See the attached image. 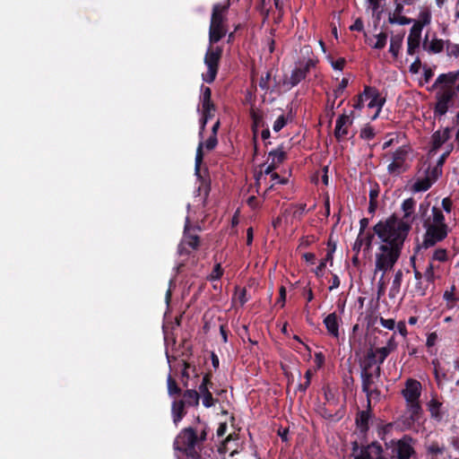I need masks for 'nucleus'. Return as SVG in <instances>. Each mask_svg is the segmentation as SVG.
Wrapping results in <instances>:
<instances>
[{"label": "nucleus", "mask_w": 459, "mask_h": 459, "mask_svg": "<svg viewBox=\"0 0 459 459\" xmlns=\"http://www.w3.org/2000/svg\"><path fill=\"white\" fill-rule=\"evenodd\" d=\"M396 219L380 220L374 227V232L382 243L380 253L376 255V272L382 271L385 274L391 270L398 261L404 241L410 233L407 224L400 222L395 225Z\"/></svg>", "instance_id": "obj_1"}, {"label": "nucleus", "mask_w": 459, "mask_h": 459, "mask_svg": "<svg viewBox=\"0 0 459 459\" xmlns=\"http://www.w3.org/2000/svg\"><path fill=\"white\" fill-rule=\"evenodd\" d=\"M385 447L374 441L368 445L359 446L358 441L351 442V455L354 459H411L416 455L415 439L409 435L401 438L386 440L384 437Z\"/></svg>", "instance_id": "obj_2"}, {"label": "nucleus", "mask_w": 459, "mask_h": 459, "mask_svg": "<svg viewBox=\"0 0 459 459\" xmlns=\"http://www.w3.org/2000/svg\"><path fill=\"white\" fill-rule=\"evenodd\" d=\"M210 427L200 420L195 426L182 429L174 440V449L181 452L188 459H206L209 455L203 452L204 443L208 438Z\"/></svg>", "instance_id": "obj_3"}, {"label": "nucleus", "mask_w": 459, "mask_h": 459, "mask_svg": "<svg viewBox=\"0 0 459 459\" xmlns=\"http://www.w3.org/2000/svg\"><path fill=\"white\" fill-rule=\"evenodd\" d=\"M423 421L424 411L420 402L406 403L403 413L394 422L385 424L382 430L385 435L391 432L394 427L401 430H408Z\"/></svg>", "instance_id": "obj_4"}, {"label": "nucleus", "mask_w": 459, "mask_h": 459, "mask_svg": "<svg viewBox=\"0 0 459 459\" xmlns=\"http://www.w3.org/2000/svg\"><path fill=\"white\" fill-rule=\"evenodd\" d=\"M226 11V6L220 4H215L212 6L211 16V22L209 28V43L213 45L224 38L228 32L225 25V16L223 13Z\"/></svg>", "instance_id": "obj_5"}, {"label": "nucleus", "mask_w": 459, "mask_h": 459, "mask_svg": "<svg viewBox=\"0 0 459 459\" xmlns=\"http://www.w3.org/2000/svg\"><path fill=\"white\" fill-rule=\"evenodd\" d=\"M222 56V48L209 45L204 58L207 72L202 74L203 80L207 83H212L218 74L220 62Z\"/></svg>", "instance_id": "obj_6"}, {"label": "nucleus", "mask_w": 459, "mask_h": 459, "mask_svg": "<svg viewBox=\"0 0 459 459\" xmlns=\"http://www.w3.org/2000/svg\"><path fill=\"white\" fill-rule=\"evenodd\" d=\"M455 97V91L454 88L440 87L439 91L436 93L437 102L434 107L435 117H441L447 113Z\"/></svg>", "instance_id": "obj_7"}, {"label": "nucleus", "mask_w": 459, "mask_h": 459, "mask_svg": "<svg viewBox=\"0 0 459 459\" xmlns=\"http://www.w3.org/2000/svg\"><path fill=\"white\" fill-rule=\"evenodd\" d=\"M410 152L407 145L400 146L392 153L393 161L387 166V171L390 175H400L407 170L405 161Z\"/></svg>", "instance_id": "obj_8"}, {"label": "nucleus", "mask_w": 459, "mask_h": 459, "mask_svg": "<svg viewBox=\"0 0 459 459\" xmlns=\"http://www.w3.org/2000/svg\"><path fill=\"white\" fill-rule=\"evenodd\" d=\"M424 227L427 228L424 239L423 247L425 248L435 246L437 242L442 241L447 236V226H435L431 225L429 221L424 222Z\"/></svg>", "instance_id": "obj_9"}, {"label": "nucleus", "mask_w": 459, "mask_h": 459, "mask_svg": "<svg viewBox=\"0 0 459 459\" xmlns=\"http://www.w3.org/2000/svg\"><path fill=\"white\" fill-rule=\"evenodd\" d=\"M415 206H416V201L412 198H407L405 199L401 205V208L403 212V218H399L395 213H393L386 219H391L392 217H394L396 219V224L399 225L400 222H403L407 224L410 228V230H411V223L415 220L416 216H414L415 212Z\"/></svg>", "instance_id": "obj_10"}, {"label": "nucleus", "mask_w": 459, "mask_h": 459, "mask_svg": "<svg viewBox=\"0 0 459 459\" xmlns=\"http://www.w3.org/2000/svg\"><path fill=\"white\" fill-rule=\"evenodd\" d=\"M421 394V384L416 379L409 378L405 383V387L402 391V395L406 403L420 402Z\"/></svg>", "instance_id": "obj_11"}, {"label": "nucleus", "mask_w": 459, "mask_h": 459, "mask_svg": "<svg viewBox=\"0 0 459 459\" xmlns=\"http://www.w3.org/2000/svg\"><path fill=\"white\" fill-rule=\"evenodd\" d=\"M217 144H218V139H217V136H215V135H210L209 138L205 141V143H203V142L199 143L197 149H196L195 164V174L198 177H201L200 176V167H201V164L203 163L204 156V153L203 151L204 147H205V149L207 151H212L213 149H215Z\"/></svg>", "instance_id": "obj_12"}, {"label": "nucleus", "mask_w": 459, "mask_h": 459, "mask_svg": "<svg viewBox=\"0 0 459 459\" xmlns=\"http://www.w3.org/2000/svg\"><path fill=\"white\" fill-rule=\"evenodd\" d=\"M199 246V236L186 232V230H185L183 238L178 246V254L180 255H189L190 251L186 247H189L192 250H196L198 249Z\"/></svg>", "instance_id": "obj_13"}, {"label": "nucleus", "mask_w": 459, "mask_h": 459, "mask_svg": "<svg viewBox=\"0 0 459 459\" xmlns=\"http://www.w3.org/2000/svg\"><path fill=\"white\" fill-rule=\"evenodd\" d=\"M421 26L420 24H413L410 30V34L407 39V54L412 56L420 48L421 39Z\"/></svg>", "instance_id": "obj_14"}, {"label": "nucleus", "mask_w": 459, "mask_h": 459, "mask_svg": "<svg viewBox=\"0 0 459 459\" xmlns=\"http://www.w3.org/2000/svg\"><path fill=\"white\" fill-rule=\"evenodd\" d=\"M353 123L350 116L342 114L338 117L334 128V137L338 142H341L348 134V128Z\"/></svg>", "instance_id": "obj_15"}, {"label": "nucleus", "mask_w": 459, "mask_h": 459, "mask_svg": "<svg viewBox=\"0 0 459 459\" xmlns=\"http://www.w3.org/2000/svg\"><path fill=\"white\" fill-rule=\"evenodd\" d=\"M368 92H372L374 97L370 99V101L368 104V107L369 108L377 107V110L376 114L372 117V119L374 120V119H376L378 117V115H379V113H380V111H381V109H382V108H383V106H384V104L385 102V99L380 97L379 92H378V91L376 88L370 87V86H365L364 91H363V94L367 95Z\"/></svg>", "instance_id": "obj_16"}, {"label": "nucleus", "mask_w": 459, "mask_h": 459, "mask_svg": "<svg viewBox=\"0 0 459 459\" xmlns=\"http://www.w3.org/2000/svg\"><path fill=\"white\" fill-rule=\"evenodd\" d=\"M375 235H376V233L374 231L373 232L368 231L366 234L359 233V235L353 244L352 250L357 255H359L361 247L364 246L365 247L364 250L369 251L371 249L372 241L374 239Z\"/></svg>", "instance_id": "obj_17"}, {"label": "nucleus", "mask_w": 459, "mask_h": 459, "mask_svg": "<svg viewBox=\"0 0 459 459\" xmlns=\"http://www.w3.org/2000/svg\"><path fill=\"white\" fill-rule=\"evenodd\" d=\"M458 76L459 72H449L447 74H441L437 76V78L436 79L435 82L433 83L429 90L431 91L437 89L438 86L453 88V86L455 84L458 79Z\"/></svg>", "instance_id": "obj_18"}, {"label": "nucleus", "mask_w": 459, "mask_h": 459, "mask_svg": "<svg viewBox=\"0 0 459 459\" xmlns=\"http://www.w3.org/2000/svg\"><path fill=\"white\" fill-rule=\"evenodd\" d=\"M397 348V342L394 339V333L389 338L385 347L374 350L377 358V364L382 365L388 355L394 351Z\"/></svg>", "instance_id": "obj_19"}, {"label": "nucleus", "mask_w": 459, "mask_h": 459, "mask_svg": "<svg viewBox=\"0 0 459 459\" xmlns=\"http://www.w3.org/2000/svg\"><path fill=\"white\" fill-rule=\"evenodd\" d=\"M250 117L252 119V131L254 133V141H255V154L257 153V145H256V134L259 126H264V114L261 110H256L254 108H251L249 112Z\"/></svg>", "instance_id": "obj_20"}, {"label": "nucleus", "mask_w": 459, "mask_h": 459, "mask_svg": "<svg viewBox=\"0 0 459 459\" xmlns=\"http://www.w3.org/2000/svg\"><path fill=\"white\" fill-rule=\"evenodd\" d=\"M318 63V58L315 56H308L307 58H299L296 63L295 65L301 69V72H303L305 77L307 78V75L312 71L316 68V65Z\"/></svg>", "instance_id": "obj_21"}, {"label": "nucleus", "mask_w": 459, "mask_h": 459, "mask_svg": "<svg viewBox=\"0 0 459 459\" xmlns=\"http://www.w3.org/2000/svg\"><path fill=\"white\" fill-rule=\"evenodd\" d=\"M182 394L180 399L187 407H198L200 394L195 388H186Z\"/></svg>", "instance_id": "obj_22"}, {"label": "nucleus", "mask_w": 459, "mask_h": 459, "mask_svg": "<svg viewBox=\"0 0 459 459\" xmlns=\"http://www.w3.org/2000/svg\"><path fill=\"white\" fill-rule=\"evenodd\" d=\"M371 418V408L368 407L366 411H359L357 414L355 422L360 432L367 433L369 429V420Z\"/></svg>", "instance_id": "obj_23"}, {"label": "nucleus", "mask_w": 459, "mask_h": 459, "mask_svg": "<svg viewBox=\"0 0 459 459\" xmlns=\"http://www.w3.org/2000/svg\"><path fill=\"white\" fill-rule=\"evenodd\" d=\"M425 450L428 456L438 459V456H442L446 452V447L437 441H430L425 445Z\"/></svg>", "instance_id": "obj_24"}, {"label": "nucleus", "mask_w": 459, "mask_h": 459, "mask_svg": "<svg viewBox=\"0 0 459 459\" xmlns=\"http://www.w3.org/2000/svg\"><path fill=\"white\" fill-rule=\"evenodd\" d=\"M324 324L330 335L339 337V321L335 312L329 314L325 319Z\"/></svg>", "instance_id": "obj_25"}, {"label": "nucleus", "mask_w": 459, "mask_h": 459, "mask_svg": "<svg viewBox=\"0 0 459 459\" xmlns=\"http://www.w3.org/2000/svg\"><path fill=\"white\" fill-rule=\"evenodd\" d=\"M186 407H187L180 399L173 401L171 404V413L173 421L178 424L186 414Z\"/></svg>", "instance_id": "obj_26"}, {"label": "nucleus", "mask_w": 459, "mask_h": 459, "mask_svg": "<svg viewBox=\"0 0 459 459\" xmlns=\"http://www.w3.org/2000/svg\"><path fill=\"white\" fill-rule=\"evenodd\" d=\"M450 131L451 129L446 127L443 132L438 130L432 134V149L434 151L438 150L450 138Z\"/></svg>", "instance_id": "obj_27"}, {"label": "nucleus", "mask_w": 459, "mask_h": 459, "mask_svg": "<svg viewBox=\"0 0 459 459\" xmlns=\"http://www.w3.org/2000/svg\"><path fill=\"white\" fill-rule=\"evenodd\" d=\"M201 91L200 101L202 109L208 111L209 108H215V105L212 100V90L209 87L202 85Z\"/></svg>", "instance_id": "obj_28"}, {"label": "nucleus", "mask_w": 459, "mask_h": 459, "mask_svg": "<svg viewBox=\"0 0 459 459\" xmlns=\"http://www.w3.org/2000/svg\"><path fill=\"white\" fill-rule=\"evenodd\" d=\"M306 77L301 72V69H299L296 65L291 71L290 78L284 80L283 84H286L289 86V88H293L297 86L299 82H301L303 80H305Z\"/></svg>", "instance_id": "obj_29"}, {"label": "nucleus", "mask_w": 459, "mask_h": 459, "mask_svg": "<svg viewBox=\"0 0 459 459\" xmlns=\"http://www.w3.org/2000/svg\"><path fill=\"white\" fill-rule=\"evenodd\" d=\"M442 403L436 398H432L428 403V410L432 419L440 421L443 419V413L441 412Z\"/></svg>", "instance_id": "obj_30"}, {"label": "nucleus", "mask_w": 459, "mask_h": 459, "mask_svg": "<svg viewBox=\"0 0 459 459\" xmlns=\"http://www.w3.org/2000/svg\"><path fill=\"white\" fill-rule=\"evenodd\" d=\"M345 413V407L344 405L342 406L341 409L336 411L335 413H332L325 405L320 408V414L323 418L330 420H340L342 419Z\"/></svg>", "instance_id": "obj_31"}, {"label": "nucleus", "mask_w": 459, "mask_h": 459, "mask_svg": "<svg viewBox=\"0 0 459 459\" xmlns=\"http://www.w3.org/2000/svg\"><path fill=\"white\" fill-rule=\"evenodd\" d=\"M377 363V358L376 355V351H374V349L370 348L365 357L364 359L360 363L361 369L364 370H370L372 367Z\"/></svg>", "instance_id": "obj_32"}, {"label": "nucleus", "mask_w": 459, "mask_h": 459, "mask_svg": "<svg viewBox=\"0 0 459 459\" xmlns=\"http://www.w3.org/2000/svg\"><path fill=\"white\" fill-rule=\"evenodd\" d=\"M433 185V180L429 176H426L424 178L418 179L411 186V191L414 193L428 191Z\"/></svg>", "instance_id": "obj_33"}, {"label": "nucleus", "mask_w": 459, "mask_h": 459, "mask_svg": "<svg viewBox=\"0 0 459 459\" xmlns=\"http://www.w3.org/2000/svg\"><path fill=\"white\" fill-rule=\"evenodd\" d=\"M403 34L400 35H394L391 37L390 39V47H389V52L393 55L394 58H397L400 49L403 46Z\"/></svg>", "instance_id": "obj_34"}, {"label": "nucleus", "mask_w": 459, "mask_h": 459, "mask_svg": "<svg viewBox=\"0 0 459 459\" xmlns=\"http://www.w3.org/2000/svg\"><path fill=\"white\" fill-rule=\"evenodd\" d=\"M403 272L402 270H398L392 281V286L389 290V298L394 299L400 292L401 284L403 281Z\"/></svg>", "instance_id": "obj_35"}, {"label": "nucleus", "mask_w": 459, "mask_h": 459, "mask_svg": "<svg viewBox=\"0 0 459 459\" xmlns=\"http://www.w3.org/2000/svg\"><path fill=\"white\" fill-rule=\"evenodd\" d=\"M361 388L363 393H368V389L374 384V374L370 370L361 369Z\"/></svg>", "instance_id": "obj_36"}, {"label": "nucleus", "mask_w": 459, "mask_h": 459, "mask_svg": "<svg viewBox=\"0 0 459 459\" xmlns=\"http://www.w3.org/2000/svg\"><path fill=\"white\" fill-rule=\"evenodd\" d=\"M268 156L272 158V161L279 165L286 160L287 153L283 151V146L280 145L278 148L269 152Z\"/></svg>", "instance_id": "obj_37"}, {"label": "nucleus", "mask_w": 459, "mask_h": 459, "mask_svg": "<svg viewBox=\"0 0 459 459\" xmlns=\"http://www.w3.org/2000/svg\"><path fill=\"white\" fill-rule=\"evenodd\" d=\"M423 48H427L429 52L433 54H438L443 51L444 48V40L439 39H433L429 46L427 48L426 40L423 43Z\"/></svg>", "instance_id": "obj_38"}, {"label": "nucleus", "mask_w": 459, "mask_h": 459, "mask_svg": "<svg viewBox=\"0 0 459 459\" xmlns=\"http://www.w3.org/2000/svg\"><path fill=\"white\" fill-rule=\"evenodd\" d=\"M167 385H168V394H169V396L181 394L182 390L178 386L177 381L171 377V375H169V377H168Z\"/></svg>", "instance_id": "obj_39"}, {"label": "nucleus", "mask_w": 459, "mask_h": 459, "mask_svg": "<svg viewBox=\"0 0 459 459\" xmlns=\"http://www.w3.org/2000/svg\"><path fill=\"white\" fill-rule=\"evenodd\" d=\"M215 111V108H209L208 111L205 109H202V118L200 120L201 126H200V132L199 136L203 137V133L204 131L205 126L209 119H211L213 117L212 112Z\"/></svg>", "instance_id": "obj_40"}, {"label": "nucleus", "mask_w": 459, "mask_h": 459, "mask_svg": "<svg viewBox=\"0 0 459 459\" xmlns=\"http://www.w3.org/2000/svg\"><path fill=\"white\" fill-rule=\"evenodd\" d=\"M223 272H224V270L221 267V264L220 263H217L213 266L212 273L207 276V280L209 281H218L223 275Z\"/></svg>", "instance_id": "obj_41"}, {"label": "nucleus", "mask_w": 459, "mask_h": 459, "mask_svg": "<svg viewBox=\"0 0 459 459\" xmlns=\"http://www.w3.org/2000/svg\"><path fill=\"white\" fill-rule=\"evenodd\" d=\"M432 214H433V222L435 226H443L446 225L445 223V216L443 212L437 207L432 208Z\"/></svg>", "instance_id": "obj_42"}, {"label": "nucleus", "mask_w": 459, "mask_h": 459, "mask_svg": "<svg viewBox=\"0 0 459 459\" xmlns=\"http://www.w3.org/2000/svg\"><path fill=\"white\" fill-rule=\"evenodd\" d=\"M377 41L376 43L373 45V48H376V49H382L385 47L386 45V42H387V33L386 32H380L378 33L377 36Z\"/></svg>", "instance_id": "obj_43"}, {"label": "nucleus", "mask_w": 459, "mask_h": 459, "mask_svg": "<svg viewBox=\"0 0 459 459\" xmlns=\"http://www.w3.org/2000/svg\"><path fill=\"white\" fill-rule=\"evenodd\" d=\"M375 135H376L375 130L369 125H367L360 130V137L364 140L370 141L375 137Z\"/></svg>", "instance_id": "obj_44"}, {"label": "nucleus", "mask_w": 459, "mask_h": 459, "mask_svg": "<svg viewBox=\"0 0 459 459\" xmlns=\"http://www.w3.org/2000/svg\"><path fill=\"white\" fill-rule=\"evenodd\" d=\"M431 22V13L429 11L425 10L420 13V21L416 22L414 24H420L421 26V30L425 25L429 24Z\"/></svg>", "instance_id": "obj_45"}, {"label": "nucleus", "mask_w": 459, "mask_h": 459, "mask_svg": "<svg viewBox=\"0 0 459 459\" xmlns=\"http://www.w3.org/2000/svg\"><path fill=\"white\" fill-rule=\"evenodd\" d=\"M324 394H325V398L326 402L330 405H337L338 404V402H339L338 397L335 395L334 392L332 389H330L329 387L325 388Z\"/></svg>", "instance_id": "obj_46"}, {"label": "nucleus", "mask_w": 459, "mask_h": 459, "mask_svg": "<svg viewBox=\"0 0 459 459\" xmlns=\"http://www.w3.org/2000/svg\"><path fill=\"white\" fill-rule=\"evenodd\" d=\"M183 366H184V368L181 372V381H182L184 387L187 388L188 381H189V377H190L188 369L191 368V365H190V363H188L186 361H183Z\"/></svg>", "instance_id": "obj_47"}, {"label": "nucleus", "mask_w": 459, "mask_h": 459, "mask_svg": "<svg viewBox=\"0 0 459 459\" xmlns=\"http://www.w3.org/2000/svg\"><path fill=\"white\" fill-rule=\"evenodd\" d=\"M388 21L390 23H398L400 25H406L410 24L412 20L411 18H408L406 16H401V15H393L389 16Z\"/></svg>", "instance_id": "obj_48"}, {"label": "nucleus", "mask_w": 459, "mask_h": 459, "mask_svg": "<svg viewBox=\"0 0 459 459\" xmlns=\"http://www.w3.org/2000/svg\"><path fill=\"white\" fill-rule=\"evenodd\" d=\"M423 276L425 278V281L429 284L434 282V281H435L434 265L431 262L429 263V264L423 273Z\"/></svg>", "instance_id": "obj_49"}, {"label": "nucleus", "mask_w": 459, "mask_h": 459, "mask_svg": "<svg viewBox=\"0 0 459 459\" xmlns=\"http://www.w3.org/2000/svg\"><path fill=\"white\" fill-rule=\"evenodd\" d=\"M429 288V283L424 284L422 280L417 281L415 287H414V292L416 295L420 297H423L426 295L427 290Z\"/></svg>", "instance_id": "obj_50"}, {"label": "nucleus", "mask_w": 459, "mask_h": 459, "mask_svg": "<svg viewBox=\"0 0 459 459\" xmlns=\"http://www.w3.org/2000/svg\"><path fill=\"white\" fill-rule=\"evenodd\" d=\"M216 402H218V400L213 398L211 392H207L203 395V405L205 408H211L215 404Z\"/></svg>", "instance_id": "obj_51"}, {"label": "nucleus", "mask_w": 459, "mask_h": 459, "mask_svg": "<svg viewBox=\"0 0 459 459\" xmlns=\"http://www.w3.org/2000/svg\"><path fill=\"white\" fill-rule=\"evenodd\" d=\"M271 76H272L271 71H268L264 76H262L260 78L259 87L262 90H264L265 91H268L270 90L269 81L271 80Z\"/></svg>", "instance_id": "obj_52"}, {"label": "nucleus", "mask_w": 459, "mask_h": 459, "mask_svg": "<svg viewBox=\"0 0 459 459\" xmlns=\"http://www.w3.org/2000/svg\"><path fill=\"white\" fill-rule=\"evenodd\" d=\"M367 395V401H368V407L371 408V399H377L379 400L380 397V390L377 388L375 389H368V393H365Z\"/></svg>", "instance_id": "obj_53"}, {"label": "nucleus", "mask_w": 459, "mask_h": 459, "mask_svg": "<svg viewBox=\"0 0 459 459\" xmlns=\"http://www.w3.org/2000/svg\"><path fill=\"white\" fill-rule=\"evenodd\" d=\"M288 121H287V118L285 117L284 115H281L275 121H274V124H273V130L275 132H280L286 125H287Z\"/></svg>", "instance_id": "obj_54"}, {"label": "nucleus", "mask_w": 459, "mask_h": 459, "mask_svg": "<svg viewBox=\"0 0 459 459\" xmlns=\"http://www.w3.org/2000/svg\"><path fill=\"white\" fill-rule=\"evenodd\" d=\"M432 259L439 262H446L447 260L446 250L443 248L437 249L433 254Z\"/></svg>", "instance_id": "obj_55"}, {"label": "nucleus", "mask_w": 459, "mask_h": 459, "mask_svg": "<svg viewBox=\"0 0 459 459\" xmlns=\"http://www.w3.org/2000/svg\"><path fill=\"white\" fill-rule=\"evenodd\" d=\"M229 442L224 440L221 445L218 447V452L221 455H224L228 452H230V456H233L235 454L238 453L237 448H234L230 451V448L228 446Z\"/></svg>", "instance_id": "obj_56"}, {"label": "nucleus", "mask_w": 459, "mask_h": 459, "mask_svg": "<svg viewBox=\"0 0 459 459\" xmlns=\"http://www.w3.org/2000/svg\"><path fill=\"white\" fill-rule=\"evenodd\" d=\"M336 250V243L333 244V247L327 250V253L325 256L321 260V262H324L325 264L327 263H330V264H333V253Z\"/></svg>", "instance_id": "obj_57"}, {"label": "nucleus", "mask_w": 459, "mask_h": 459, "mask_svg": "<svg viewBox=\"0 0 459 459\" xmlns=\"http://www.w3.org/2000/svg\"><path fill=\"white\" fill-rule=\"evenodd\" d=\"M349 81L347 78H342L341 82L339 83L338 87L333 91L334 98L337 99L340 94L342 93V91L345 90V88L348 86Z\"/></svg>", "instance_id": "obj_58"}, {"label": "nucleus", "mask_w": 459, "mask_h": 459, "mask_svg": "<svg viewBox=\"0 0 459 459\" xmlns=\"http://www.w3.org/2000/svg\"><path fill=\"white\" fill-rule=\"evenodd\" d=\"M446 52L448 56L459 57V45L448 43L446 46Z\"/></svg>", "instance_id": "obj_59"}, {"label": "nucleus", "mask_w": 459, "mask_h": 459, "mask_svg": "<svg viewBox=\"0 0 459 459\" xmlns=\"http://www.w3.org/2000/svg\"><path fill=\"white\" fill-rule=\"evenodd\" d=\"M325 360V358L323 352L319 351L315 353L314 362L316 363L317 369L321 368L324 366Z\"/></svg>", "instance_id": "obj_60"}, {"label": "nucleus", "mask_w": 459, "mask_h": 459, "mask_svg": "<svg viewBox=\"0 0 459 459\" xmlns=\"http://www.w3.org/2000/svg\"><path fill=\"white\" fill-rule=\"evenodd\" d=\"M363 92L353 99L352 107L356 109H361L364 106Z\"/></svg>", "instance_id": "obj_61"}, {"label": "nucleus", "mask_w": 459, "mask_h": 459, "mask_svg": "<svg viewBox=\"0 0 459 459\" xmlns=\"http://www.w3.org/2000/svg\"><path fill=\"white\" fill-rule=\"evenodd\" d=\"M286 302V288L284 286H281L279 289V298L277 299V303L281 304V307H283Z\"/></svg>", "instance_id": "obj_62"}, {"label": "nucleus", "mask_w": 459, "mask_h": 459, "mask_svg": "<svg viewBox=\"0 0 459 459\" xmlns=\"http://www.w3.org/2000/svg\"><path fill=\"white\" fill-rule=\"evenodd\" d=\"M345 64V58L339 57L337 60L332 62V66L334 70L342 71Z\"/></svg>", "instance_id": "obj_63"}, {"label": "nucleus", "mask_w": 459, "mask_h": 459, "mask_svg": "<svg viewBox=\"0 0 459 459\" xmlns=\"http://www.w3.org/2000/svg\"><path fill=\"white\" fill-rule=\"evenodd\" d=\"M421 67V61L419 56L416 57L414 62L410 65L409 71L411 74H418Z\"/></svg>", "instance_id": "obj_64"}]
</instances>
